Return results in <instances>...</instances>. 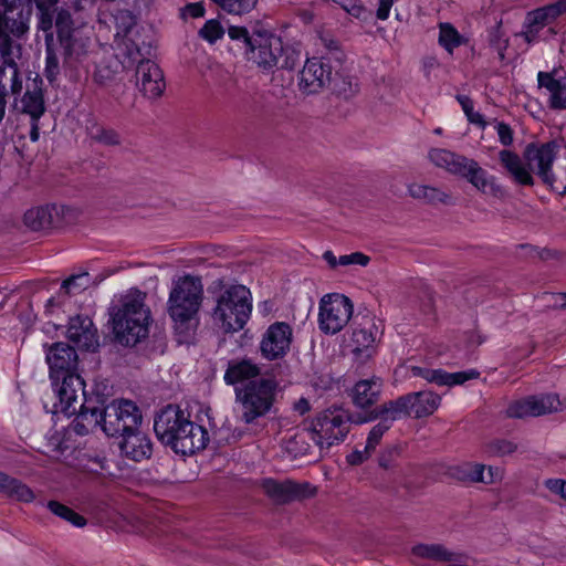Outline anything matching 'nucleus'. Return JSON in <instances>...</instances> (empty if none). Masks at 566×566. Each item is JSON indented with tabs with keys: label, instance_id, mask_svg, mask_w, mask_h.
<instances>
[{
	"label": "nucleus",
	"instance_id": "obj_33",
	"mask_svg": "<svg viewBox=\"0 0 566 566\" xmlns=\"http://www.w3.org/2000/svg\"><path fill=\"white\" fill-rule=\"evenodd\" d=\"M86 133L90 138L105 146H117L120 144L119 134L113 129L104 127L94 117L86 119Z\"/></svg>",
	"mask_w": 566,
	"mask_h": 566
},
{
	"label": "nucleus",
	"instance_id": "obj_53",
	"mask_svg": "<svg viewBox=\"0 0 566 566\" xmlns=\"http://www.w3.org/2000/svg\"><path fill=\"white\" fill-rule=\"evenodd\" d=\"M506 413L510 418H517V419L525 418V417H533L528 397L512 402L507 407Z\"/></svg>",
	"mask_w": 566,
	"mask_h": 566
},
{
	"label": "nucleus",
	"instance_id": "obj_10",
	"mask_svg": "<svg viewBox=\"0 0 566 566\" xmlns=\"http://www.w3.org/2000/svg\"><path fill=\"white\" fill-rule=\"evenodd\" d=\"M429 158L437 167L444 168L450 174L467 180L482 193H490L497 198L504 196V190L495 182V177L489 176L476 160L439 148L432 149Z\"/></svg>",
	"mask_w": 566,
	"mask_h": 566
},
{
	"label": "nucleus",
	"instance_id": "obj_24",
	"mask_svg": "<svg viewBox=\"0 0 566 566\" xmlns=\"http://www.w3.org/2000/svg\"><path fill=\"white\" fill-rule=\"evenodd\" d=\"M33 6L31 0H0V17L18 22L15 38L22 39L29 31Z\"/></svg>",
	"mask_w": 566,
	"mask_h": 566
},
{
	"label": "nucleus",
	"instance_id": "obj_21",
	"mask_svg": "<svg viewBox=\"0 0 566 566\" xmlns=\"http://www.w3.org/2000/svg\"><path fill=\"white\" fill-rule=\"evenodd\" d=\"M65 206L46 205L29 209L23 217L24 224L33 231L57 228L63 224Z\"/></svg>",
	"mask_w": 566,
	"mask_h": 566
},
{
	"label": "nucleus",
	"instance_id": "obj_29",
	"mask_svg": "<svg viewBox=\"0 0 566 566\" xmlns=\"http://www.w3.org/2000/svg\"><path fill=\"white\" fill-rule=\"evenodd\" d=\"M335 69L331 74V81L328 87L333 94L344 99H349L355 96L359 91V84L357 80L348 74L344 73L342 64L334 65Z\"/></svg>",
	"mask_w": 566,
	"mask_h": 566
},
{
	"label": "nucleus",
	"instance_id": "obj_42",
	"mask_svg": "<svg viewBox=\"0 0 566 566\" xmlns=\"http://www.w3.org/2000/svg\"><path fill=\"white\" fill-rule=\"evenodd\" d=\"M74 415L76 417L72 421L71 428L77 436H86L97 427L102 428V420L98 419V416L77 410Z\"/></svg>",
	"mask_w": 566,
	"mask_h": 566
},
{
	"label": "nucleus",
	"instance_id": "obj_52",
	"mask_svg": "<svg viewBox=\"0 0 566 566\" xmlns=\"http://www.w3.org/2000/svg\"><path fill=\"white\" fill-rule=\"evenodd\" d=\"M82 394L84 396V401L80 406L78 411H85L86 413H92L93 416H98V419L102 420L103 410L108 408V406L102 407V405H98V400H96V397H93L91 394H87L85 391V385L83 386Z\"/></svg>",
	"mask_w": 566,
	"mask_h": 566
},
{
	"label": "nucleus",
	"instance_id": "obj_57",
	"mask_svg": "<svg viewBox=\"0 0 566 566\" xmlns=\"http://www.w3.org/2000/svg\"><path fill=\"white\" fill-rule=\"evenodd\" d=\"M116 72L111 70L109 66L99 65L94 72V81L99 85H108L115 81Z\"/></svg>",
	"mask_w": 566,
	"mask_h": 566
},
{
	"label": "nucleus",
	"instance_id": "obj_4",
	"mask_svg": "<svg viewBox=\"0 0 566 566\" xmlns=\"http://www.w3.org/2000/svg\"><path fill=\"white\" fill-rule=\"evenodd\" d=\"M145 298V292L132 289L128 294L120 296L117 304L109 306L107 325L114 343L135 347L148 337L153 317Z\"/></svg>",
	"mask_w": 566,
	"mask_h": 566
},
{
	"label": "nucleus",
	"instance_id": "obj_16",
	"mask_svg": "<svg viewBox=\"0 0 566 566\" xmlns=\"http://www.w3.org/2000/svg\"><path fill=\"white\" fill-rule=\"evenodd\" d=\"M293 340L292 326L286 322H274L263 333L259 349L261 356L270 361L284 358Z\"/></svg>",
	"mask_w": 566,
	"mask_h": 566
},
{
	"label": "nucleus",
	"instance_id": "obj_28",
	"mask_svg": "<svg viewBox=\"0 0 566 566\" xmlns=\"http://www.w3.org/2000/svg\"><path fill=\"white\" fill-rule=\"evenodd\" d=\"M0 493L10 500L22 503H31L35 499V494L30 486L2 471H0Z\"/></svg>",
	"mask_w": 566,
	"mask_h": 566
},
{
	"label": "nucleus",
	"instance_id": "obj_48",
	"mask_svg": "<svg viewBox=\"0 0 566 566\" xmlns=\"http://www.w3.org/2000/svg\"><path fill=\"white\" fill-rule=\"evenodd\" d=\"M224 33L226 30L221 22L218 19H210L207 20L198 31V36L209 44H214L218 40L223 38Z\"/></svg>",
	"mask_w": 566,
	"mask_h": 566
},
{
	"label": "nucleus",
	"instance_id": "obj_3",
	"mask_svg": "<svg viewBox=\"0 0 566 566\" xmlns=\"http://www.w3.org/2000/svg\"><path fill=\"white\" fill-rule=\"evenodd\" d=\"M154 431L163 446L176 454L187 457L206 449L209 442L207 429L190 420V415L178 405L169 403L154 417Z\"/></svg>",
	"mask_w": 566,
	"mask_h": 566
},
{
	"label": "nucleus",
	"instance_id": "obj_54",
	"mask_svg": "<svg viewBox=\"0 0 566 566\" xmlns=\"http://www.w3.org/2000/svg\"><path fill=\"white\" fill-rule=\"evenodd\" d=\"M258 0H230L227 4V12L233 14H243L255 8Z\"/></svg>",
	"mask_w": 566,
	"mask_h": 566
},
{
	"label": "nucleus",
	"instance_id": "obj_20",
	"mask_svg": "<svg viewBox=\"0 0 566 566\" xmlns=\"http://www.w3.org/2000/svg\"><path fill=\"white\" fill-rule=\"evenodd\" d=\"M66 337L82 350L95 352L98 347L97 329L86 315H76L69 319Z\"/></svg>",
	"mask_w": 566,
	"mask_h": 566
},
{
	"label": "nucleus",
	"instance_id": "obj_46",
	"mask_svg": "<svg viewBox=\"0 0 566 566\" xmlns=\"http://www.w3.org/2000/svg\"><path fill=\"white\" fill-rule=\"evenodd\" d=\"M227 33L232 41L237 42L238 48L243 51V54L247 57L250 48H252L254 43V30L250 33L243 25H229Z\"/></svg>",
	"mask_w": 566,
	"mask_h": 566
},
{
	"label": "nucleus",
	"instance_id": "obj_62",
	"mask_svg": "<svg viewBox=\"0 0 566 566\" xmlns=\"http://www.w3.org/2000/svg\"><path fill=\"white\" fill-rule=\"evenodd\" d=\"M189 14L191 18L205 17L206 9L202 2L188 3L181 9V15Z\"/></svg>",
	"mask_w": 566,
	"mask_h": 566
},
{
	"label": "nucleus",
	"instance_id": "obj_47",
	"mask_svg": "<svg viewBox=\"0 0 566 566\" xmlns=\"http://www.w3.org/2000/svg\"><path fill=\"white\" fill-rule=\"evenodd\" d=\"M517 444L506 439H493L484 444L483 451L489 457H504L514 453Z\"/></svg>",
	"mask_w": 566,
	"mask_h": 566
},
{
	"label": "nucleus",
	"instance_id": "obj_17",
	"mask_svg": "<svg viewBox=\"0 0 566 566\" xmlns=\"http://www.w3.org/2000/svg\"><path fill=\"white\" fill-rule=\"evenodd\" d=\"M334 69L329 56L307 59L300 72V91L306 95L319 93L328 85Z\"/></svg>",
	"mask_w": 566,
	"mask_h": 566
},
{
	"label": "nucleus",
	"instance_id": "obj_12",
	"mask_svg": "<svg viewBox=\"0 0 566 566\" xmlns=\"http://www.w3.org/2000/svg\"><path fill=\"white\" fill-rule=\"evenodd\" d=\"M102 430L106 436L118 438L140 428L143 412L133 400L113 399L103 410Z\"/></svg>",
	"mask_w": 566,
	"mask_h": 566
},
{
	"label": "nucleus",
	"instance_id": "obj_36",
	"mask_svg": "<svg viewBox=\"0 0 566 566\" xmlns=\"http://www.w3.org/2000/svg\"><path fill=\"white\" fill-rule=\"evenodd\" d=\"M409 195L415 199H422L429 205L443 203L451 205V196L438 188L412 184L409 186Z\"/></svg>",
	"mask_w": 566,
	"mask_h": 566
},
{
	"label": "nucleus",
	"instance_id": "obj_8",
	"mask_svg": "<svg viewBox=\"0 0 566 566\" xmlns=\"http://www.w3.org/2000/svg\"><path fill=\"white\" fill-rule=\"evenodd\" d=\"M253 41L247 60L256 64L263 72H272L275 67L294 70L300 62L301 51L293 45L284 44L280 36L268 30L254 29Z\"/></svg>",
	"mask_w": 566,
	"mask_h": 566
},
{
	"label": "nucleus",
	"instance_id": "obj_44",
	"mask_svg": "<svg viewBox=\"0 0 566 566\" xmlns=\"http://www.w3.org/2000/svg\"><path fill=\"white\" fill-rule=\"evenodd\" d=\"M307 432L303 430V423L301 424V431L290 437L285 442V450L293 458H302L310 453L311 444L306 441Z\"/></svg>",
	"mask_w": 566,
	"mask_h": 566
},
{
	"label": "nucleus",
	"instance_id": "obj_22",
	"mask_svg": "<svg viewBox=\"0 0 566 566\" xmlns=\"http://www.w3.org/2000/svg\"><path fill=\"white\" fill-rule=\"evenodd\" d=\"M42 84V80L36 76L32 87L28 85L23 95L13 99V108L20 114L28 115L31 120H40L46 112Z\"/></svg>",
	"mask_w": 566,
	"mask_h": 566
},
{
	"label": "nucleus",
	"instance_id": "obj_1",
	"mask_svg": "<svg viewBox=\"0 0 566 566\" xmlns=\"http://www.w3.org/2000/svg\"><path fill=\"white\" fill-rule=\"evenodd\" d=\"M51 8L38 9V27L45 32V67L43 74L50 84L54 83L60 74L59 54L63 57L65 65L72 66L87 53L86 41L78 36L69 10L61 9L56 12L54 23L56 39H54L53 32H51L53 27Z\"/></svg>",
	"mask_w": 566,
	"mask_h": 566
},
{
	"label": "nucleus",
	"instance_id": "obj_37",
	"mask_svg": "<svg viewBox=\"0 0 566 566\" xmlns=\"http://www.w3.org/2000/svg\"><path fill=\"white\" fill-rule=\"evenodd\" d=\"M126 48L127 55L136 63L139 59H150L155 49L153 45V36H143L139 32H136L128 39Z\"/></svg>",
	"mask_w": 566,
	"mask_h": 566
},
{
	"label": "nucleus",
	"instance_id": "obj_27",
	"mask_svg": "<svg viewBox=\"0 0 566 566\" xmlns=\"http://www.w3.org/2000/svg\"><path fill=\"white\" fill-rule=\"evenodd\" d=\"M380 392V379L359 380L353 388V403L358 408L367 409L379 400Z\"/></svg>",
	"mask_w": 566,
	"mask_h": 566
},
{
	"label": "nucleus",
	"instance_id": "obj_19",
	"mask_svg": "<svg viewBox=\"0 0 566 566\" xmlns=\"http://www.w3.org/2000/svg\"><path fill=\"white\" fill-rule=\"evenodd\" d=\"M136 85L149 99L158 98L166 88L164 72L150 59H139L136 65Z\"/></svg>",
	"mask_w": 566,
	"mask_h": 566
},
{
	"label": "nucleus",
	"instance_id": "obj_49",
	"mask_svg": "<svg viewBox=\"0 0 566 566\" xmlns=\"http://www.w3.org/2000/svg\"><path fill=\"white\" fill-rule=\"evenodd\" d=\"M455 99L461 105L469 123L478 125L481 129H484L488 123L484 119V116L473 109V101L468 95L458 94Z\"/></svg>",
	"mask_w": 566,
	"mask_h": 566
},
{
	"label": "nucleus",
	"instance_id": "obj_6",
	"mask_svg": "<svg viewBox=\"0 0 566 566\" xmlns=\"http://www.w3.org/2000/svg\"><path fill=\"white\" fill-rule=\"evenodd\" d=\"M558 145L556 140L544 144L530 143L524 151L523 158L527 167L522 164L520 156L511 150L503 149L499 157L503 167L511 174L514 181L521 186H533L534 178L531 170L536 166V175L549 187L552 191L558 192L560 196L566 195V186L562 191L554 187L555 175L553 172V164L557 157Z\"/></svg>",
	"mask_w": 566,
	"mask_h": 566
},
{
	"label": "nucleus",
	"instance_id": "obj_35",
	"mask_svg": "<svg viewBox=\"0 0 566 566\" xmlns=\"http://www.w3.org/2000/svg\"><path fill=\"white\" fill-rule=\"evenodd\" d=\"M438 42L448 53L452 54L454 49L468 45L470 40L462 35L452 23L442 22L439 24Z\"/></svg>",
	"mask_w": 566,
	"mask_h": 566
},
{
	"label": "nucleus",
	"instance_id": "obj_30",
	"mask_svg": "<svg viewBox=\"0 0 566 566\" xmlns=\"http://www.w3.org/2000/svg\"><path fill=\"white\" fill-rule=\"evenodd\" d=\"M373 327H375L374 324L370 327H360L354 329L353 332V354L361 363H365L368 359H370L376 353V334L373 332Z\"/></svg>",
	"mask_w": 566,
	"mask_h": 566
},
{
	"label": "nucleus",
	"instance_id": "obj_23",
	"mask_svg": "<svg viewBox=\"0 0 566 566\" xmlns=\"http://www.w3.org/2000/svg\"><path fill=\"white\" fill-rule=\"evenodd\" d=\"M118 448L120 454L132 461L140 462L153 455V441L149 436L138 428L119 437Z\"/></svg>",
	"mask_w": 566,
	"mask_h": 566
},
{
	"label": "nucleus",
	"instance_id": "obj_64",
	"mask_svg": "<svg viewBox=\"0 0 566 566\" xmlns=\"http://www.w3.org/2000/svg\"><path fill=\"white\" fill-rule=\"evenodd\" d=\"M562 256H563V253L559 250L538 247L537 260H541V261L560 260Z\"/></svg>",
	"mask_w": 566,
	"mask_h": 566
},
{
	"label": "nucleus",
	"instance_id": "obj_38",
	"mask_svg": "<svg viewBox=\"0 0 566 566\" xmlns=\"http://www.w3.org/2000/svg\"><path fill=\"white\" fill-rule=\"evenodd\" d=\"M41 504L44 505L53 515L70 523L74 527L82 528L87 524L85 516L77 513L69 505L61 503L60 501L50 500L46 503L41 502Z\"/></svg>",
	"mask_w": 566,
	"mask_h": 566
},
{
	"label": "nucleus",
	"instance_id": "obj_61",
	"mask_svg": "<svg viewBox=\"0 0 566 566\" xmlns=\"http://www.w3.org/2000/svg\"><path fill=\"white\" fill-rule=\"evenodd\" d=\"M496 132L499 135L500 143L503 146H511L513 144L514 132L509 124L504 122H499L496 124Z\"/></svg>",
	"mask_w": 566,
	"mask_h": 566
},
{
	"label": "nucleus",
	"instance_id": "obj_51",
	"mask_svg": "<svg viewBox=\"0 0 566 566\" xmlns=\"http://www.w3.org/2000/svg\"><path fill=\"white\" fill-rule=\"evenodd\" d=\"M88 280L90 274L87 272L73 274L62 282L61 289L64 290L66 294L82 292L87 289Z\"/></svg>",
	"mask_w": 566,
	"mask_h": 566
},
{
	"label": "nucleus",
	"instance_id": "obj_11",
	"mask_svg": "<svg viewBox=\"0 0 566 566\" xmlns=\"http://www.w3.org/2000/svg\"><path fill=\"white\" fill-rule=\"evenodd\" d=\"M355 412L326 409L312 418L303 420V430L319 448V451H328L334 446L343 443L350 431L352 417Z\"/></svg>",
	"mask_w": 566,
	"mask_h": 566
},
{
	"label": "nucleus",
	"instance_id": "obj_55",
	"mask_svg": "<svg viewBox=\"0 0 566 566\" xmlns=\"http://www.w3.org/2000/svg\"><path fill=\"white\" fill-rule=\"evenodd\" d=\"M322 40L325 48L328 50V54L326 56H329L331 61L334 60L336 64L340 65L345 59V54L340 50L339 42L332 38H323Z\"/></svg>",
	"mask_w": 566,
	"mask_h": 566
},
{
	"label": "nucleus",
	"instance_id": "obj_41",
	"mask_svg": "<svg viewBox=\"0 0 566 566\" xmlns=\"http://www.w3.org/2000/svg\"><path fill=\"white\" fill-rule=\"evenodd\" d=\"M528 400L533 417L552 413L557 411L558 407L560 406L559 398L555 394L528 396Z\"/></svg>",
	"mask_w": 566,
	"mask_h": 566
},
{
	"label": "nucleus",
	"instance_id": "obj_45",
	"mask_svg": "<svg viewBox=\"0 0 566 566\" xmlns=\"http://www.w3.org/2000/svg\"><path fill=\"white\" fill-rule=\"evenodd\" d=\"M403 450L405 447L402 443H394L386 446L379 453L378 465L384 470L396 469Z\"/></svg>",
	"mask_w": 566,
	"mask_h": 566
},
{
	"label": "nucleus",
	"instance_id": "obj_25",
	"mask_svg": "<svg viewBox=\"0 0 566 566\" xmlns=\"http://www.w3.org/2000/svg\"><path fill=\"white\" fill-rule=\"evenodd\" d=\"M261 367L249 357L230 359L223 375V380L229 386L247 384L261 378Z\"/></svg>",
	"mask_w": 566,
	"mask_h": 566
},
{
	"label": "nucleus",
	"instance_id": "obj_59",
	"mask_svg": "<svg viewBox=\"0 0 566 566\" xmlns=\"http://www.w3.org/2000/svg\"><path fill=\"white\" fill-rule=\"evenodd\" d=\"M543 29L538 24H533L532 19L526 14L524 21V30L521 32V35L527 43H532L536 41L538 36L539 30Z\"/></svg>",
	"mask_w": 566,
	"mask_h": 566
},
{
	"label": "nucleus",
	"instance_id": "obj_60",
	"mask_svg": "<svg viewBox=\"0 0 566 566\" xmlns=\"http://www.w3.org/2000/svg\"><path fill=\"white\" fill-rule=\"evenodd\" d=\"M544 485L552 493L559 495L566 501V480L563 479H547L544 481Z\"/></svg>",
	"mask_w": 566,
	"mask_h": 566
},
{
	"label": "nucleus",
	"instance_id": "obj_43",
	"mask_svg": "<svg viewBox=\"0 0 566 566\" xmlns=\"http://www.w3.org/2000/svg\"><path fill=\"white\" fill-rule=\"evenodd\" d=\"M488 42L489 45L497 52L499 59L503 61L505 59V52L509 48L510 40L503 31L502 20L497 21L495 25L489 29Z\"/></svg>",
	"mask_w": 566,
	"mask_h": 566
},
{
	"label": "nucleus",
	"instance_id": "obj_5",
	"mask_svg": "<svg viewBox=\"0 0 566 566\" xmlns=\"http://www.w3.org/2000/svg\"><path fill=\"white\" fill-rule=\"evenodd\" d=\"M203 285L200 276L185 274L172 281L167 312L174 322L179 343H189L199 325L198 312L202 303Z\"/></svg>",
	"mask_w": 566,
	"mask_h": 566
},
{
	"label": "nucleus",
	"instance_id": "obj_56",
	"mask_svg": "<svg viewBox=\"0 0 566 566\" xmlns=\"http://www.w3.org/2000/svg\"><path fill=\"white\" fill-rule=\"evenodd\" d=\"M370 258L363 252H353L350 254L340 255L338 258L339 265L347 266L358 264L361 266L368 265Z\"/></svg>",
	"mask_w": 566,
	"mask_h": 566
},
{
	"label": "nucleus",
	"instance_id": "obj_58",
	"mask_svg": "<svg viewBox=\"0 0 566 566\" xmlns=\"http://www.w3.org/2000/svg\"><path fill=\"white\" fill-rule=\"evenodd\" d=\"M111 389L112 388H109L107 384L96 382L93 387L91 395L93 397H96V400H98V405H102V407L104 408V406H109L111 403Z\"/></svg>",
	"mask_w": 566,
	"mask_h": 566
},
{
	"label": "nucleus",
	"instance_id": "obj_18",
	"mask_svg": "<svg viewBox=\"0 0 566 566\" xmlns=\"http://www.w3.org/2000/svg\"><path fill=\"white\" fill-rule=\"evenodd\" d=\"M263 489L266 495L279 504L302 501L316 494V488L310 482H296L289 479L282 482L274 479H265L263 481Z\"/></svg>",
	"mask_w": 566,
	"mask_h": 566
},
{
	"label": "nucleus",
	"instance_id": "obj_26",
	"mask_svg": "<svg viewBox=\"0 0 566 566\" xmlns=\"http://www.w3.org/2000/svg\"><path fill=\"white\" fill-rule=\"evenodd\" d=\"M556 72V69L552 72L539 71L537 73V85L551 93L549 107L552 109H566V84L555 78Z\"/></svg>",
	"mask_w": 566,
	"mask_h": 566
},
{
	"label": "nucleus",
	"instance_id": "obj_14",
	"mask_svg": "<svg viewBox=\"0 0 566 566\" xmlns=\"http://www.w3.org/2000/svg\"><path fill=\"white\" fill-rule=\"evenodd\" d=\"M440 403L441 397L431 390L409 392L388 400V405L394 408L400 419L429 417L439 408Z\"/></svg>",
	"mask_w": 566,
	"mask_h": 566
},
{
	"label": "nucleus",
	"instance_id": "obj_63",
	"mask_svg": "<svg viewBox=\"0 0 566 566\" xmlns=\"http://www.w3.org/2000/svg\"><path fill=\"white\" fill-rule=\"evenodd\" d=\"M370 455H371V453H367L366 452V447L364 448V450H357L356 449V450H354L353 452H350L349 454L346 455V462L349 465H352V467L360 465Z\"/></svg>",
	"mask_w": 566,
	"mask_h": 566
},
{
	"label": "nucleus",
	"instance_id": "obj_31",
	"mask_svg": "<svg viewBox=\"0 0 566 566\" xmlns=\"http://www.w3.org/2000/svg\"><path fill=\"white\" fill-rule=\"evenodd\" d=\"M15 22L12 18L0 17V56H10V53L17 51L20 54L21 44L17 43Z\"/></svg>",
	"mask_w": 566,
	"mask_h": 566
},
{
	"label": "nucleus",
	"instance_id": "obj_9",
	"mask_svg": "<svg viewBox=\"0 0 566 566\" xmlns=\"http://www.w3.org/2000/svg\"><path fill=\"white\" fill-rule=\"evenodd\" d=\"M277 388V380L271 377H261L235 387V402L241 411V422L253 424L258 419L264 418L271 412L275 413L277 411L275 408Z\"/></svg>",
	"mask_w": 566,
	"mask_h": 566
},
{
	"label": "nucleus",
	"instance_id": "obj_15",
	"mask_svg": "<svg viewBox=\"0 0 566 566\" xmlns=\"http://www.w3.org/2000/svg\"><path fill=\"white\" fill-rule=\"evenodd\" d=\"M350 419L354 424H363L379 419V422L370 429L366 440V452L373 453L380 443L384 434L392 427L394 422L400 418L396 411H394V408L388 405V401H385L381 405L375 406L373 409L355 412Z\"/></svg>",
	"mask_w": 566,
	"mask_h": 566
},
{
	"label": "nucleus",
	"instance_id": "obj_32",
	"mask_svg": "<svg viewBox=\"0 0 566 566\" xmlns=\"http://www.w3.org/2000/svg\"><path fill=\"white\" fill-rule=\"evenodd\" d=\"M566 12V0H558L554 3L546 4L544 7L534 9L527 12V15L532 19L533 24H538L544 28L553 23L558 17Z\"/></svg>",
	"mask_w": 566,
	"mask_h": 566
},
{
	"label": "nucleus",
	"instance_id": "obj_13",
	"mask_svg": "<svg viewBox=\"0 0 566 566\" xmlns=\"http://www.w3.org/2000/svg\"><path fill=\"white\" fill-rule=\"evenodd\" d=\"M354 311L352 300L339 293L326 294L319 302L318 324L325 334L340 332L349 322Z\"/></svg>",
	"mask_w": 566,
	"mask_h": 566
},
{
	"label": "nucleus",
	"instance_id": "obj_34",
	"mask_svg": "<svg viewBox=\"0 0 566 566\" xmlns=\"http://www.w3.org/2000/svg\"><path fill=\"white\" fill-rule=\"evenodd\" d=\"M486 467L480 463L464 462L449 468V475L460 482L476 483L483 481Z\"/></svg>",
	"mask_w": 566,
	"mask_h": 566
},
{
	"label": "nucleus",
	"instance_id": "obj_2",
	"mask_svg": "<svg viewBox=\"0 0 566 566\" xmlns=\"http://www.w3.org/2000/svg\"><path fill=\"white\" fill-rule=\"evenodd\" d=\"M49 377L57 397L54 412L73 416L77 392L83 389L84 380L78 373V355L74 346L65 342L45 343L43 345Z\"/></svg>",
	"mask_w": 566,
	"mask_h": 566
},
{
	"label": "nucleus",
	"instance_id": "obj_39",
	"mask_svg": "<svg viewBox=\"0 0 566 566\" xmlns=\"http://www.w3.org/2000/svg\"><path fill=\"white\" fill-rule=\"evenodd\" d=\"M411 553L420 558L439 562H452L459 558L458 554L449 552L442 544H417L411 548Z\"/></svg>",
	"mask_w": 566,
	"mask_h": 566
},
{
	"label": "nucleus",
	"instance_id": "obj_7",
	"mask_svg": "<svg viewBox=\"0 0 566 566\" xmlns=\"http://www.w3.org/2000/svg\"><path fill=\"white\" fill-rule=\"evenodd\" d=\"M207 292L216 301L212 318L221 323L227 333L241 331L252 312L250 290L241 284L227 286L224 279L221 277L212 281Z\"/></svg>",
	"mask_w": 566,
	"mask_h": 566
},
{
	"label": "nucleus",
	"instance_id": "obj_50",
	"mask_svg": "<svg viewBox=\"0 0 566 566\" xmlns=\"http://www.w3.org/2000/svg\"><path fill=\"white\" fill-rule=\"evenodd\" d=\"M410 371L412 376L421 377L428 382L436 384L438 386L446 385V370L443 369H431L427 367L412 366Z\"/></svg>",
	"mask_w": 566,
	"mask_h": 566
},
{
	"label": "nucleus",
	"instance_id": "obj_40",
	"mask_svg": "<svg viewBox=\"0 0 566 566\" xmlns=\"http://www.w3.org/2000/svg\"><path fill=\"white\" fill-rule=\"evenodd\" d=\"M19 55L18 53H10V56H0V66L4 67V77L3 81L7 78V73H9V82H10V91L11 94L14 97H18L21 95L22 92V77L19 72L18 64L14 61V57Z\"/></svg>",
	"mask_w": 566,
	"mask_h": 566
}]
</instances>
